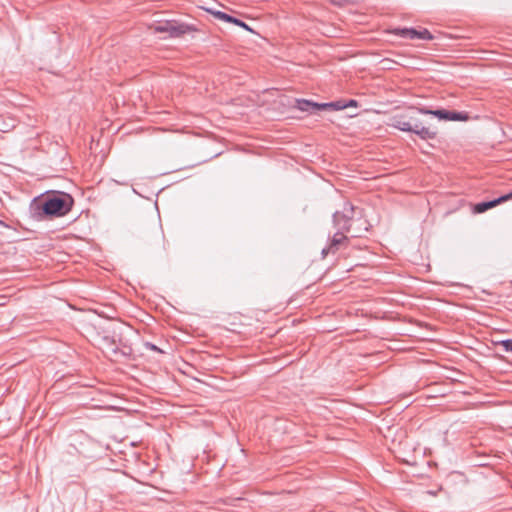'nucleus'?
I'll return each instance as SVG.
<instances>
[{"instance_id": "nucleus-1", "label": "nucleus", "mask_w": 512, "mask_h": 512, "mask_svg": "<svg viewBox=\"0 0 512 512\" xmlns=\"http://www.w3.org/2000/svg\"><path fill=\"white\" fill-rule=\"evenodd\" d=\"M74 200L66 193L48 196L43 202V212L49 216H64L72 209Z\"/></svg>"}, {"instance_id": "nucleus-2", "label": "nucleus", "mask_w": 512, "mask_h": 512, "mask_svg": "<svg viewBox=\"0 0 512 512\" xmlns=\"http://www.w3.org/2000/svg\"><path fill=\"white\" fill-rule=\"evenodd\" d=\"M415 111H411L406 115L407 117V123L411 125L412 129H410V132L415 133L420 138L427 140V139H434L436 137V130L432 129L429 126H425L415 115Z\"/></svg>"}, {"instance_id": "nucleus-3", "label": "nucleus", "mask_w": 512, "mask_h": 512, "mask_svg": "<svg viewBox=\"0 0 512 512\" xmlns=\"http://www.w3.org/2000/svg\"><path fill=\"white\" fill-rule=\"evenodd\" d=\"M416 112L426 115H433L440 120H450V121H466L468 119V115L455 111H448L444 109L438 110H430L426 108L418 109Z\"/></svg>"}, {"instance_id": "nucleus-4", "label": "nucleus", "mask_w": 512, "mask_h": 512, "mask_svg": "<svg viewBox=\"0 0 512 512\" xmlns=\"http://www.w3.org/2000/svg\"><path fill=\"white\" fill-rule=\"evenodd\" d=\"M395 32L397 35H400L401 37L406 38V39H424V40L432 39V35L427 29L418 31L413 28H404V29H398Z\"/></svg>"}, {"instance_id": "nucleus-5", "label": "nucleus", "mask_w": 512, "mask_h": 512, "mask_svg": "<svg viewBox=\"0 0 512 512\" xmlns=\"http://www.w3.org/2000/svg\"><path fill=\"white\" fill-rule=\"evenodd\" d=\"M509 199H512V193L503 195V196H501V197H499V198H497L495 200H492V201L478 203L475 206V212L483 213V212L487 211L488 209L493 208L496 205H498V204H500L502 202H505V201H507Z\"/></svg>"}, {"instance_id": "nucleus-6", "label": "nucleus", "mask_w": 512, "mask_h": 512, "mask_svg": "<svg viewBox=\"0 0 512 512\" xmlns=\"http://www.w3.org/2000/svg\"><path fill=\"white\" fill-rule=\"evenodd\" d=\"M333 222L338 231H349L350 216L344 212H335L333 215Z\"/></svg>"}, {"instance_id": "nucleus-7", "label": "nucleus", "mask_w": 512, "mask_h": 512, "mask_svg": "<svg viewBox=\"0 0 512 512\" xmlns=\"http://www.w3.org/2000/svg\"><path fill=\"white\" fill-rule=\"evenodd\" d=\"M345 231H338L333 236L330 246L328 248H324L322 250V255L325 257L329 252H335L338 249V246L342 244L345 240H347V237L344 235Z\"/></svg>"}, {"instance_id": "nucleus-8", "label": "nucleus", "mask_w": 512, "mask_h": 512, "mask_svg": "<svg viewBox=\"0 0 512 512\" xmlns=\"http://www.w3.org/2000/svg\"><path fill=\"white\" fill-rule=\"evenodd\" d=\"M168 35L171 37H178L180 35L185 34L188 31V26L183 24H178L173 21H168Z\"/></svg>"}, {"instance_id": "nucleus-9", "label": "nucleus", "mask_w": 512, "mask_h": 512, "mask_svg": "<svg viewBox=\"0 0 512 512\" xmlns=\"http://www.w3.org/2000/svg\"><path fill=\"white\" fill-rule=\"evenodd\" d=\"M320 104L321 103H315V102H312L310 100H305V99H297L296 100V107L299 110L306 111V112L321 110Z\"/></svg>"}, {"instance_id": "nucleus-10", "label": "nucleus", "mask_w": 512, "mask_h": 512, "mask_svg": "<svg viewBox=\"0 0 512 512\" xmlns=\"http://www.w3.org/2000/svg\"><path fill=\"white\" fill-rule=\"evenodd\" d=\"M391 125L394 128L399 129L401 131H405V132H410V129H412L411 125H409V123H407L406 115H399V116L393 117Z\"/></svg>"}, {"instance_id": "nucleus-11", "label": "nucleus", "mask_w": 512, "mask_h": 512, "mask_svg": "<svg viewBox=\"0 0 512 512\" xmlns=\"http://www.w3.org/2000/svg\"><path fill=\"white\" fill-rule=\"evenodd\" d=\"M206 11L208 13H210L211 15H213L216 19H219V20H222L225 22H229V23L231 22L232 16H230L224 12H221V11H218V10H215L212 8H206Z\"/></svg>"}, {"instance_id": "nucleus-12", "label": "nucleus", "mask_w": 512, "mask_h": 512, "mask_svg": "<svg viewBox=\"0 0 512 512\" xmlns=\"http://www.w3.org/2000/svg\"><path fill=\"white\" fill-rule=\"evenodd\" d=\"M320 107H321V110H326V109L341 110V109H344L345 107H347V105L343 104L340 101H337V102H330V103H321Z\"/></svg>"}, {"instance_id": "nucleus-13", "label": "nucleus", "mask_w": 512, "mask_h": 512, "mask_svg": "<svg viewBox=\"0 0 512 512\" xmlns=\"http://www.w3.org/2000/svg\"><path fill=\"white\" fill-rule=\"evenodd\" d=\"M168 21L159 23L153 27L155 33H167L168 34Z\"/></svg>"}, {"instance_id": "nucleus-14", "label": "nucleus", "mask_w": 512, "mask_h": 512, "mask_svg": "<svg viewBox=\"0 0 512 512\" xmlns=\"http://www.w3.org/2000/svg\"><path fill=\"white\" fill-rule=\"evenodd\" d=\"M500 345L506 352H512V339L501 341Z\"/></svg>"}, {"instance_id": "nucleus-15", "label": "nucleus", "mask_w": 512, "mask_h": 512, "mask_svg": "<svg viewBox=\"0 0 512 512\" xmlns=\"http://www.w3.org/2000/svg\"><path fill=\"white\" fill-rule=\"evenodd\" d=\"M230 23H233V24H235V25H238V26H240V27H243V28H245L246 30L252 31V30L248 27V25H247V24H245L243 21H241L240 19H237V18H235V17H232V19H231V22H230Z\"/></svg>"}, {"instance_id": "nucleus-16", "label": "nucleus", "mask_w": 512, "mask_h": 512, "mask_svg": "<svg viewBox=\"0 0 512 512\" xmlns=\"http://www.w3.org/2000/svg\"><path fill=\"white\" fill-rule=\"evenodd\" d=\"M355 105H356L355 100H350L349 104H347V106H355Z\"/></svg>"}, {"instance_id": "nucleus-17", "label": "nucleus", "mask_w": 512, "mask_h": 512, "mask_svg": "<svg viewBox=\"0 0 512 512\" xmlns=\"http://www.w3.org/2000/svg\"><path fill=\"white\" fill-rule=\"evenodd\" d=\"M148 346H149L152 350H158V348H157L155 345H153V344H148Z\"/></svg>"}, {"instance_id": "nucleus-18", "label": "nucleus", "mask_w": 512, "mask_h": 512, "mask_svg": "<svg viewBox=\"0 0 512 512\" xmlns=\"http://www.w3.org/2000/svg\"><path fill=\"white\" fill-rule=\"evenodd\" d=\"M335 3H339L341 0H332Z\"/></svg>"}]
</instances>
